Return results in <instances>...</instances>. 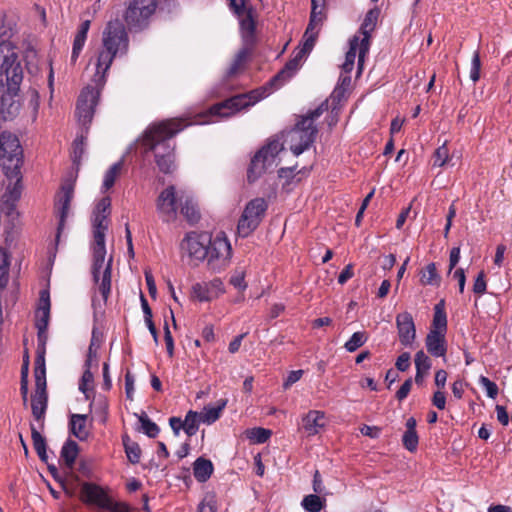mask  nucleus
Instances as JSON below:
<instances>
[{
  "label": "nucleus",
  "mask_w": 512,
  "mask_h": 512,
  "mask_svg": "<svg viewBox=\"0 0 512 512\" xmlns=\"http://www.w3.org/2000/svg\"><path fill=\"white\" fill-rule=\"evenodd\" d=\"M318 34H309L303 42L294 49L292 58L274 75L270 81L261 87L247 93L232 96L222 102L214 104L207 113L199 114L191 122L185 123L182 118H173L154 123L144 132L142 138L136 142V150L143 156L149 152L154 153L155 161L163 173H171L174 168V145L172 137L192 124H206L212 117L229 118L245 110L262 99L269 96L289 82L301 68L303 61L313 50Z\"/></svg>",
  "instance_id": "obj_1"
},
{
  "label": "nucleus",
  "mask_w": 512,
  "mask_h": 512,
  "mask_svg": "<svg viewBox=\"0 0 512 512\" xmlns=\"http://www.w3.org/2000/svg\"><path fill=\"white\" fill-rule=\"evenodd\" d=\"M103 48L99 52L96 72L93 81L94 86L85 87L77 101L76 116L79 123L86 127L93 119L95 107L100 97V89L106 82L105 75L109 70L113 59L118 55H123L128 49V34H104Z\"/></svg>",
  "instance_id": "obj_2"
},
{
  "label": "nucleus",
  "mask_w": 512,
  "mask_h": 512,
  "mask_svg": "<svg viewBox=\"0 0 512 512\" xmlns=\"http://www.w3.org/2000/svg\"><path fill=\"white\" fill-rule=\"evenodd\" d=\"M111 213L110 197H103L92 213V277L93 282L106 303L111 291L112 256L106 261L105 236L109 227Z\"/></svg>",
  "instance_id": "obj_3"
},
{
  "label": "nucleus",
  "mask_w": 512,
  "mask_h": 512,
  "mask_svg": "<svg viewBox=\"0 0 512 512\" xmlns=\"http://www.w3.org/2000/svg\"><path fill=\"white\" fill-rule=\"evenodd\" d=\"M6 76L7 87L0 81V120L13 119L19 112L18 95L23 81V68L9 41L0 43V76Z\"/></svg>",
  "instance_id": "obj_4"
},
{
  "label": "nucleus",
  "mask_w": 512,
  "mask_h": 512,
  "mask_svg": "<svg viewBox=\"0 0 512 512\" xmlns=\"http://www.w3.org/2000/svg\"><path fill=\"white\" fill-rule=\"evenodd\" d=\"M372 34H354L348 41V50L345 54V61L341 65V74L337 86L332 93V100L340 102L345 98L346 92L351 84V76L355 64L356 57L358 58V73L363 70L365 58L369 53L371 46Z\"/></svg>",
  "instance_id": "obj_5"
},
{
  "label": "nucleus",
  "mask_w": 512,
  "mask_h": 512,
  "mask_svg": "<svg viewBox=\"0 0 512 512\" xmlns=\"http://www.w3.org/2000/svg\"><path fill=\"white\" fill-rule=\"evenodd\" d=\"M232 258V247L224 232H218L213 237L209 236L207 246V266L213 272L225 270Z\"/></svg>",
  "instance_id": "obj_6"
},
{
  "label": "nucleus",
  "mask_w": 512,
  "mask_h": 512,
  "mask_svg": "<svg viewBox=\"0 0 512 512\" xmlns=\"http://www.w3.org/2000/svg\"><path fill=\"white\" fill-rule=\"evenodd\" d=\"M283 149L278 140H272L263 146L252 158L247 172L249 182L256 181L262 173L276 166V157Z\"/></svg>",
  "instance_id": "obj_7"
},
{
  "label": "nucleus",
  "mask_w": 512,
  "mask_h": 512,
  "mask_svg": "<svg viewBox=\"0 0 512 512\" xmlns=\"http://www.w3.org/2000/svg\"><path fill=\"white\" fill-rule=\"evenodd\" d=\"M35 393L32 396L31 408L32 414L36 420H41L47 408V393H46V371L44 349L40 352L35 361Z\"/></svg>",
  "instance_id": "obj_8"
},
{
  "label": "nucleus",
  "mask_w": 512,
  "mask_h": 512,
  "mask_svg": "<svg viewBox=\"0 0 512 512\" xmlns=\"http://www.w3.org/2000/svg\"><path fill=\"white\" fill-rule=\"evenodd\" d=\"M158 0H133L126 9L124 19L131 31L146 29L154 15Z\"/></svg>",
  "instance_id": "obj_9"
},
{
  "label": "nucleus",
  "mask_w": 512,
  "mask_h": 512,
  "mask_svg": "<svg viewBox=\"0 0 512 512\" xmlns=\"http://www.w3.org/2000/svg\"><path fill=\"white\" fill-rule=\"evenodd\" d=\"M317 127L309 120H299L288 133L287 143L295 156H299L310 148L317 135Z\"/></svg>",
  "instance_id": "obj_10"
},
{
  "label": "nucleus",
  "mask_w": 512,
  "mask_h": 512,
  "mask_svg": "<svg viewBox=\"0 0 512 512\" xmlns=\"http://www.w3.org/2000/svg\"><path fill=\"white\" fill-rule=\"evenodd\" d=\"M185 191H177L173 185L160 192L156 200V210L163 222H174L177 219L181 201Z\"/></svg>",
  "instance_id": "obj_11"
},
{
  "label": "nucleus",
  "mask_w": 512,
  "mask_h": 512,
  "mask_svg": "<svg viewBox=\"0 0 512 512\" xmlns=\"http://www.w3.org/2000/svg\"><path fill=\"white\" fill-rule=\"evenodd\" d=\"M23 163V149L17 136L10 132L0 134V165L3 170L17 169Z\"/></svg>",
  "instance_id": "obj_12"
},
{
  "label": "nucleus",
  "mask_w": 512,
  "mask_h": 512,
  "mask_svg": "<svg viewBox=\"0 0 512 512\" xmlns=\"http://www.w3.org/2000/svg\"><path fill=\"white\" fill-rule=\"evenodd\" d=\"M268 208L264 198H255L247 203L238 222V233L242 237L249 236L260 224Z\"/></svg>",
  "instance_id": "obj_13"
},
{
  "label": "nucleus",
  "mask_w": 512,
  "mask_h": 512,
  "mask_svg": "<svg viewBox=\"0 0 512 512\" xmlns=\"http://www.w3.org/2000/svg\"><path fill=\"white\" fill-rule=\"evenodd\" d=\"M74 195V184L66 181L61 185L60 192L55 197V209L59 218L56 239L58 240L61 232L65 227L66 218L68 217L70 204Z\"/></svg>",
  "instance_id": "obj_14"
},
{
  "label": "nucleus",
  "mask_w": 512,
  "mask_h": 512,
  "mask_svg": "<svg viewBox=\"0 0 512 512\" xmlns=\"http://www.w3.org/2000/svg\"><path fill=\"white\" fill-rule=\"evenodd\" d=\"M209 236L207 234H199L190 232L186 234L181 242V250L184 251L190 259L203 261L207 256V246Z\"/></svg>",
  "instance_id": "obj_15"
},
{
  "label": "nucleus",
  "mask_w": 512,
  "mask_h": 512,
  "mask_svg": "<svg viewBox=\"0 0 512 512\" xmlns=\"http://www.w3.org/2000/svg\"><path fill=\"white\" fill-rule=\"evenodd\" d=\"M224 284L220 278L197 282L192 286V297L199 302H210L224 293Z\"/></svg>",
  "instance_id": "obj_16"
},
{
  "label": "nucleus",
  "mask_w": 512,
  "mask_h": 512,
  "mask_svg": "<svg viewBox=\"0 0 512 512\" xmlns=\"http://www.w3.org/2000/svg\"><path fill=\"white\" fill-rule=\"evenodd\" d=\"M80 498L85 504L105 509L111 497L103 487L95 483L85 482L81 486Z\"/></svg>",
  "instance_id": "obj_17"
},
{
  "label": "nucleus",
  "mask_w": 512,
  "mask_h": 512,
  "mask_svg": "<svg viewBox=\"0 0 512 512\" xmlns=\"http://www.w3.org/2000/svg\"><path fill=\"white\" fill-rule=\"evenodd\" d=\"M229 7L237 15L242 32H255L254 10L247 7V0H228Z\"/></svg>",
  "instance_id": "obj_18"
},
{
  "label": "nucleus",
  "mask_w": 512,
  "mask_h": 512,
  "mask_svg": "<svg viewBox=\"0 0 512 512\" xmlns=\"http://www.w3.org/2000/svg\"><path fill=\"white\" fill-rule=\"evenodd\" d=\"M396 326L400 343L411 346L416 338V328L412 315L409 312H402L396 316Z\"/></svg>",
  "instance_id": "obj_19"
},
{
  "label": "nucleus",
  "mask_w": 512,
  "mask_h": 512,
  "mask_svg": "<svg viewBox=\"0 0 512 512\" xmlns=\"http://www.w3.org/2000/svg\"><path fill=\"white\" fill-rule=\"evenodd\" d=\"M22 164H19L17 169H10V171L3 170L5 176L10 181L5 194L3 195L4 202L6 204H11V206H14V204L20 199L21 192H22V185H21V168Z\"/></svg>",
  "instance_id": "obj_20"
},
{
  "label": "nucleus",
  "mask_w": 512,
  "mask_h": 512,
  "mask_svg": "<svg viewBox=\"0 0 512 512\" xmlns=\"http://www.w3.org/2000/svg\"><path fill=\"white\" fill-rule=\"evenodd\" d=\"M325 413L320 410H310L302 417V428L307 436L317 435L325 426Z\"/></svg>",
  "instance_id": "obj_21"
},
{
  "label": "nucleus",
  "mask_w": 512,
  "mask_h": 512,
  "mask_svg": "<svg viewBox=\"0 0 512 512\" xmlns=\"http://www.w3.org/2000/svg\"><path fill=\"white\" fill-rule=\"evenodd\" d=\"M425 345L427 351L434 357H444L447 352L444 333L430 330L426 336Z\"/></svg>",
  "instance_id": "obj_22"
},
{
  "label": "nucleus",
  "mask_w": 512,
  "mask_h": 512,
  "mask_svg": "<svg viewBox=\"0 0 512 512\" xmlns=\"http://www.w3.org/2000/svg\"><path fill=\"white\" fill-rule=\"evenodd\" d=\"M416 419L410 417L406 421V431L402 437L403 446L410 452L416 451L419 443V438L416 431Z\"/></svg>",
  "instance_id": "obj_23"
},
{
  "label": "nucleus",
  "mask_w": 512,
  "mask_h": 512,
  "mask_svg": "<svg viewBox=\"0 0 512 512\" xmlns=\"http://www.w3.org/2000/svg\"><path fill=\"white\" fill-rule=\"evenodd\" d=\"M180 213L190 223H195L200 219V213L193 197L186 192L183 196V201L180 203Z\"/></svg>",
  "instance_id": "obj_24"
},
{
  "label": "nucleus",
  "mask_w": 512,
  "mask_h": 512,
  "mask_svg": "<svg viewBox=\"0 0 512 512\" xmlns=\"http://www.w3.org/2000/svg\"><path fill=\"white\" fill-rule=\"evenodd\" d=\"M71 433L80 441L86 440L89 436L87 428V416L83 414H73L70 418Z\"/></svg>",
  "instance_id": "obj_25"
},
{
  "label": "nucleus",
  "mask_w": 512,
  "mask_h": 512,
  "mask_svg": "<svg viewBox=\"0 0 512 512\" xmlns=\"http://www.w3.org/2000/svg\"><path fill=\"white\" fill-rule=\"evenodd\" d=\"M78 453L79 448L75 441L68 439L63 444L60 452V460L64 463L67 469H73Z\"/></svg>",
  "instance_id": "obj_26"
},
{
  "label": "nucleus",
  "mask_w": 512,
  "mask_h": 512,
  "mask_svg": "<svg viewBox=\"0 0 512 512\" xmlns=\"http://www.w3.org/2000/svg\"><path fill=\"white\" fill-rule=\"evenodd\" d=\"M213 473V464L210 460L199 457L193 464V475L198 482H206Z\"/></svg>",
  "instance_id": "obj_27"
},
{
  "label": "nucleus",
  "mask_w": 512,
  "mask_h": 512,
  "mask_svg": "<svg viewBox=\"0 0 512 512\" xmlns=\"http://www.w3.org/2000/svg\"><path fill=\"white\" fill-rule=\"evenodd\" d=\"M228 403L227 399H220L217 406H206L200 414L202 423L211 425L216 422Z\"/></svg>",
  "instance_id": "obj_28"
},
{
  "label": "nucleus",
  "mask_w": 512,
  "mask_h": 512,
  "mask_svg": "<svg viewBox=\"0 0 512 512\" xmlns=\"http://www.w3.org/2000/svg\"><path fill=\"white\" fill-rule=\"evenodd\" d=\"M419 275H420V282L423 285H430V286H439L440 285L441 277L437 271V267L434 262L429 263L423 269H421Z\"/></svg>",
  "instance_id": "obj_29"
},
{
  "label": "nucleus",
  "mask_w": 512,
  "mask_h": 512,
  "mask_svg": "<svg viewBox=\"0 0 512 512\" xmlns=\"http://www.w3.org/2000/svg\"><path fill=\"white\" fill-rule=\"evenodd\" d=\"M431 331H436L439 333L446 334L447 331V316L444 310V302L435 305L434 308V316L432 321Z\"/></svg>",
  "instance_id": "obj_30"
},
{
  "label": "nucleus",
  "mask_w": 512,
  "mask_h": 512,
  "mask_svg": "<svg viewBox=\"0 0 512 512\" xmlns=\"http://www.w3.org/2000/svg\"><path fill=\"white\" fill-rule=\"evenodd\" d=\"M200 423H202L200 414L196 411L189 410L184 418V432L187 436H194L199 429Z\"/></svg>",
  "instance_id": "obj_31"
},
{
  "label": "nucleus",
  "mask_w": 512,
  "mask_h": 512,
  "mask_svg": "<svg viewBox=\"0 0 512 512\" xmlns=\"http://www.w3.org/2000/svg\"><path fill=\"white\" fill-rule=\"evenodd\" d=\"M123 167V160H119L114 163L104 174L102 190L104 192L108 191L113 187L117 177L120 175Z\"/></svg>",
  "instance_id": "obj_32"
},
{
  "label": "nucleus",
  "mask_w": 512,
  "mask_h": 512,
  "mask_svg": "<svg viewBox=\"0 0 512 512\" xmlns=\"http://www.w3.org/2000/svg\"><path fill=\"white\" fill-rule=\"evenodd\" d=\"M31 437H32L33 446H34V449H35L37 455L39 456V458L42 461L47 462L48 456H47V451H46L47 447H46V440H45V438L33 426L31 427Z\"/></svg>",
  "instance_id": "obj_33"
},
{
  "label": "nucleus",
  "mask_w": 512,
  "mask_h": 512,
  "mask_svg": "<svg viewBox=\"0 0 512 512\" xmlns=\"http://www.w3.org/2000/svg\"><path fill=\"white\" fill-rule=\"evenodd\" d=\"M326 500L316 494L306 495L301 506L306 512H320L325 507Z\"/></svg>",
  "instance_id": "obj_34"
},
{
  "label": "nucleus",
  "mask_w": 512,
  "mask_h": 512,
  "mask_svg": "<svg viewBox=\"0 0 512 512\" xmlns=\"http://www.w3.org/2000/svg\"><path fill=\"white\" fill-rule=\"evenodd\" d=\"M324 2L325 0H311V16L305 32H312L316 28L317 23L322 21V8L324 6Z\"/></svg>",
  "instance_id": "obj_35"
},
{
  "label": "nucleus",
  "mask_w": 512,
  "mask_h": 512,
  "mask_svg": "<svg viewBox=\"0 0 512 512\" xmlns=\"http://www.w3.org/2000/svg\"><path fill=\"white\" fill-rule=\"evenodd\" d=\"M138 420L141 424V430L149 438H156L160 432L159 426L153 422L148 415L143 412L138 416Z\"/></svg>",
  "instance_id": "obj_36"
},
{
  "label": "nucleus",
  "mask_w": 512,
  "mask_h": 512,
  "mask_svg": "<svg viewBox=\"0 0 512 512\" xmlns=\"http://www.w3.org/2000/svg\"><path fill=\"white\" fill-rule=\"evenodd\" d=\"M122 441L128 460L132 464L138 463L141 457L140 446L136 442L131 441L127 435L122 438Z\"/></svg>",
  "instance_id": "obj_37"
},
{
  "label": "nucleus",
  "mask_w": 512,
  "mask_h": 512,
  "mask_svg": "<svg viewBox=\"0 0 512 512\" xmlns=\"http://www.w3.org/2000/svg\"><path fill=\"white\" fill-rule=\"evenodd\" d=\"M380 13L381 11L377 7L369 10L365 15L359 32H373L374 29L376 28Z\"/></svg>",
  "instance_id": "obj_38"
},
{
  "label": "nucleus",
  "mask_w": 512,
  "mask_h": 512,
  "mask_svg": "<svg viewBox=\"0 0 512 512\" xmlns=\"http://www.w3.org/2000/svg\"><path fill=\"white\" fill-rule=\"evenodd\" d=\"M10 260L9 254L3 248H0V289L6 287L9 279Z\"/></svg>",
  "instance_id": "obj_39"
},
{
  "label": "nucleus",
  "mask_w": 512,
  "mask_h": 512,
  "mask_svg": "<svg viewBox=\"0 0 512 512\" xmlns=\"http://www.w3.org/2000/svg\"><path fill=\"white\" fill-rule=\"evenodd\" d=\"M368 340V336L364 331H357L344 344V348L348 352H355L358 348L363 346Z\"/></svg>",
  "instance_id": "obj_40"
},
{
  "label": "nucleus",
  "mask_w": 512,
  "mask_h": 512,
  "mask_svg": "<svg viewBox=\"0 0 512 512\" xmlns=\"http://www.w3.org/2000/svg\"><path fill=\"white\" fill-rule=\"evenodd\" d=\"M271 436V431L265 428L256 427L246 430V437L255 444L265 443Z\"/></svg>",
  "instance_id": "obj_41"
},
{
  "label": "nucleus",
  "mask_w": 512,
  "mask_h": 512,
  "mask_svg": "<svg viewBox=\"0 0 512 512\" xmlns=\"http://www.w3.org/2000/svg\"><path fill=\"white\" fill-rule=\"evenodd\" d=\"M250 54V49L247 47H243L237 54L235 59L233 60L231 66L227 71V77L234 76L243 66L247 57Z\"/></svg>",
  "instance_id": "obj_42"
},
{
  "label": "nucleus",
  "mask_w": 512,
  "mask_h": 512,
  "mask_svg": "<svg viewBox=\"0 0 512 512\" xmlns=\"http://www.w3.org/2000/svg\"><path fill=\"white\" fill-rule=\"evenodd\" d=\"M94 376L90 370H85L79 383V390L85 395L86 399L90 398L93 391Z\"/></svg>",
  "instance_id": "obj_43"
},
{
  "label": "nucleus",
  "mask_w": 512,
  "mask_h": 512,
  "mask_svg": "<svg viewBox=\"0 0 512 512\" xmlns=\"http://www.w3.org/2000/svg\"><path fill=\"white\" fill-rule=\"evenodd\" d=\"M414 362L416 370L424 373H428L432 366L431 359L423 350L415 354Z\"/></svg>",
  "instance_id": "obj_44"
},
{
  "label": "nucleus",
  "mask_w": 512,
  "mask_h": 512,
  "mask_svg": "<svg viewBox=\"0 0 512 512\" xmlns=\"http://www.w3.org/2000/svg\"><path fill=\"white\" fill-rule=\"evenodd\" d=\"M433 166L442 167L444 166L448 160H449V150L446 146V144L441 145L438 147L433 155Z\"/></svg>",
  "instance_id": "obj_45"
},
{
  "label": "nucleus",
  "mask_w": 512,
  "mask_h": 512,
  "mask_svg": "<svg viewBox=\"0 0 512 512\" xmlns=\"http://www.w3.org/2000/svg\"><path fill=\"white\" fill-rule=\"evenodd\" d=\"M480 69H481V61L479 51L476 50L473 53L471 59V67L469 77L473 83H476L480 79Z\"/></svg>",
  "instance_id": "obj_46"
},
{
  "label": "nucleus",
  "mask_w": 512,
  "mask_h": 512,
  "mask_svg": "<svg viewBox=\"0 0 512 512\" xmlns=\"http://www.w3.org/2000/svg\"><path fill=\"white\" fill-rule=\"evenodd\" d=\"M479 384L486 390V394L489 398L495 399L497 397L499 390L496 383L486 376L481 375L479 377Z\"/></svg>",
  "instance_id": "obj_47"
},
{
  "label": "nucleus",
  "mask_w": 512,
  "mask_h": 512,
  "mask_svg": "<svg viewBox=\"0 0 512 512\" xmlns=\"http://www.w3.org/2000/svg\"><path fill=\"white\" fill-rule=\"evenodd\" d=\"M198 512H217V501L214 495H206L198 505Z\"/></svg>",
  "instance_id": "obj_48"
},
{
  "label": "nucleus",
  "mask_w": 512,
  "mask_h": 512,
  "mask_svg": "<svg viewBox=\"0 0 512 512\" xmlns=\"http://www.w3.org/2000/svg\"><path fill=\"white\" fill-rule=\"evenodd\" d=\"M86 35L87 34H76L74 42H73V47H72V55H71L72 62H75L77 60V58L79 57V55L85 45V42H86Z\"/></svg>",
  "instance_id": "obj_49"
},
{
  "label": "nucleus",
  "mask_w": 512,
  "mask_h": 512,
  "mask_svg": "<svg viewBox=\"0 0 512 512\" xmlns=\"http://www.w3.org/2000/svg\"><path fill=\"white\" fill-rule=\"evenodd\" d=\"M487 283L485 280L484 271H480L473 283V292L479 296L483 295L486 292Z\"/></svg>",
  "instance_id": "obj_50"
},
{
  "label": "nucleus",
  "mask_w": 512,
  "mask_h": 512,
  "mask_svg": "<svg viewBox=\"0 0 512 512\" xmlns=\"http://www.w3.org/2000/svg\"><path fill=\"white\" fill-rule=\"evenodd\" d=\"M50 313L47 312H36L35 326L37 331H40V335L43 334V330H47L49 325Z\"/></svg>",
  "instance_id": "obj_51"
},
{
  "label": "nucleus",
  "mask_w": 512,
  "mask_h": 512,
  "mask_svg": "<svg viewBox=\"0 0 512 512\" xmlns=\"http://www.w3.org/2000/svg\"><path fill=\"white\" fill-rule=\"evenodd\" d=\"M328 110V102H322L317 108L310 111L306 116H303L301 120H309L314 124V121L319 118L325 111Z\"/></svg>",
  "instance_id": "obj_52"
},
{
  "label": "nucleus",
  "mask_w": 512,
  "mask_h": 512,
  "mask_svg": "<svg viewBox=\"0 0 512 512\" xmlns=\"http://www.w3.org/2000/svg\"><path fill=\"white\" fill-rule=\"evenodd\" d=\"M105 510L110 512H131L130 506L128 504L124 502L113 501L112 498H110L107 507H105Z\"/></svg>",
  "instance_id": "obj_53"
},
{
  "label": "nucleus",
  "mask_w": 512,
  "mask_h": 512,
  "mask_svg": "<svg viewBox=\"0 0 512 512\" xmlns=\"http://www.w3.org/2000/svg\"><path fill=\"white\" fill-rule=\"evenodd\" d=\"M410 358H411L410 353L403 352L401 355L398 356V358L396 360V363H395L396 368L401 372L407 371L410 367Z\"/></svg>",
  "instance_id": "obj_54"
},
{
  "label": "nucleus",
  "mask_w": 512,
  "mask_h": 512,
  "mask_svg": "<svg viewBox=\"0 0 512 512\" xmlns=\"http://www.w3.org/2000/svg\"><path fill=\"white\" fill-rule=\"evenodd\" d=\"M37 311L50 313V295L47 290H42L40 292V301Z\"/></svg>",
  "instance_id": "obj_55"
},
{
  "label": "nucleus",
  "mask_w": 512,
  "mask_h": 512,
  "mask_svg": "<svg viewBox=\"0 0 512 512\" xmlns=\"http://www.w3.org/2000/svg\"><path fill=\"white\" fill-rule=\"evenodd\" d=\"M302 375H303V370H293V371L289 372L284 383H283L284 389H288L294 383L299 381L301 379Z\"/></svg>",
  "instance_id": "obj_56"
},
{
  "label": "nucleus",
  "mask_w": 512,
  "mask_h": 512,
  "mask_svg": "<svg viewBox=\"0 0 512 512\" xmlns=\"http://www.w3.org/2000/svg\"><path fill=\"white\" fill-rule=\"evenodd\" d=\"M412 387V379L409 378L405 380V382L401 385V387L396 392V398L399 401H403L410 393Z\"/></svg>",
  "instance_id": "obj_57"
},
{
  "label": "nucleus",
  "mask_w": 512,
  "mask_h": 512,
  "mask_svg": "<svg viewBox=\"0 0 512 512\" xmlns=\"http://www.w3.org/2000/svg\"><path fill=\"white\" fill-rule=\"evenodd\" d=\"M460 261V247H453L450 251L449 255V271L451 273L452 270L456 267V265Z\"/></svg>",
  "instance_id": "obj_58"
},
{
  "label": "nucleus",
  "mask_w": 512,
  "mask_h": 512,
  "mask_svg": "<svg viewBox=\"0 0 512 512\" xmlns=\"http://www.w3.org/2000/svg\"><path fill=\"white\" fill-rule=\"evenodd\" d=\"M432 403L434 406H436L439 410L445 409L446 406V396L445 393L442 391H436L432 398Z\"/></svg>",
  "instance_id": "obj_59"
},
{
  "label": "nucleus",
  "mask_w": 512,
  "mask_h": 512,
  "mask_svg": "<svg viewBox=\"0 0 512 512\" xmlns=\"http://www.w3.org/2000/svg\"><path fill=\"white\" fill-rule=\"evenodd\" d=\"M453 277L458 280L459 292L462 294L465 290L466 275L463 268H458L453 272Z\"/></svg>",
  "instance_id": "obj_60"
},
{
  "label": "nucleus",
  "mask_w": 512,
  "mask_h": 512,
  "mask_svg": "<svg viewBox=\"0 0 512 512\" xmlns=\"http://www.w3.org/2000/svg\"><path fill=\"white\" fill-rule=\"evenodd\" d=\"M354 275L353 272V265L348 264L339 274L338 276V283L343 285L345 284L349 279H351Z\"/></svg>",
  "instance_id": "obj_61"
},
{
  "label": "nucleus",
  "mask_w": 512,
  "mask_h": 512,
  "mask_svg": "<svg viewBox=\"0 0 512 512\" xmlns=\"http://www.w3.org/2000/svg\"><path fill=\"white\" fill-rule=\"evenodd\" d=\"M145 280L150 296L155 298L157 295V287L153 275L148 271H145Z\"/></svg>",
  "instance_id": "obj_62"
},
{
  "label": "nucleus",
  "mask_w": 512,
  "mask_h": 512,
  "mask_svg": "<svg viewBox=\"0 0 512 512\" xmlns=\"http://www.w3.org/2000/svg\"><path fill=\"white\" fill-rule=\"evenodd\" d=\"M169 425L175 436H178L182 429L184 430V420L180 417H171L169 419Z\"/></svg>",
  "instance_id": "obj_63"
},
{
  "label": "nucleus",
  "mask_w": 512,
  "mask_h": 512,
  "mask_svg": "<svg viewBox=\"0 0 512 512\" xmlns=\"http://www.w3.org/2000/svg\"><path fill=\"white\" fill-rule=\"evenodd\" d=\"M230 283L239 290H245L247 288V284L245 282V277L243 273H239L237 275H234L230 279Z\"/></svg>",
  "instance_id": "obj_64"
}]
</instances>
